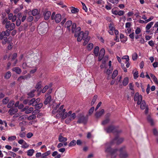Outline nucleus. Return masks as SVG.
<instances>
[{
	"mask_svg": "<svg viewBox=\"0 0 158 158\" xmlns=\"http://www.w3.org/2000/svg\"><path fill=\"white\" fill-rule=\"evenodd\" d=\"M14 102L13 101H10L9 103H8L7 105V107L10 108L11 107L13 106L14 105Z\"/></svg>",
	"mask_w": 158,
	"mask_h": 158,
	"instance_id": "37998d69",
	"label": "nucleus"
},
{
	"mask_svg": "<svg viewBox=\"0 0 158 158\" xmlns=\"http://www.w3.org/2000/svg\"><path fill=\"white\" fill-rule=\"evenodd\" d=\"M71 8V11L72 13L75 14L79 11V10L77 8H75L73 7H72Z\"/></svg>",
	"mask_w": 158,
	"mask_h": 158,
	"instance_id": "c756f323",
	"label": "nucleus"
},
{
	"mask_svg": "<svg viewBox=\"0 0 158 158\" xmlns=\"http://www.w3.org/2000/svg\"><path fill=\"white\" fill-rule=\"evenodd\" d=\"M29 146V145L25 141L23 143V145L21 147L23 148H28Z\"/></svg>",
	"mask_w": 158,
	"mask_h": 158,
	"instance_id": "603ef678",
	"label": "nucleus"
},
{
	"mask_svg": "<svg viewBox=\"0 0 158 158\" xmlns=\"http://www.w3.org/2000/svg\"><path fill=\"white\" fill-rule=\"evenodd\" d=\"M125 147H123L120 149V156L122 158H126L128 157V154L125 150Z\"/></svg>",
	"mask_w": 158,
	"mask_h": 158,
	"instance_id": "6e6552de",
	"label": "nucleus"
},
{
	"mask_svg": "<svg viewBox=\"0 0 158 158\" xmlns=\"http://www.w3.org/2000/svg\"><path fill=\"white\" fill-rule=\"evenodd\" d=\"M21 10V9L19 8H16L14 11V12L15 14H17Z\"/></svg>",
	"mask_w": 158,
	"mask_h": 158,
	"instance_id": "e2e57ef3",
	"label": "nucleus"
},
{
	"mask_svg": "<svg viewBox=\"0 0 158 158\" xmlns=\"http://www.w3.org/2000/svg\"><path fill=\"white\" fill-rule=\"evenodd\" d=\"M58 140L60 142H65L67 140V139L66 137H64L60 134L59 136Z\"/></svg>",
	"mask_w": 158,
	"mask_h": 158,
	"instance_id": "f3484780",
	"label": "nucleus"
},
{
	"mask_svg": "<svg viewBox=\"0 0 158 158\" xmlns=\"http://www.w3.org/2000/svg\"><path fill=\"white\" fill-rule=\"evenodd\" d=\"M64 106L63 105H61L58 109L57 111L59 113H60L61 115H62V117L65 113H67L66 112H65V109H63Z\"/></svg>",
	"mask_w": 158,
	"mask_h": 158,
	"instance_id": "f8f14e48",
	"label": "nucleus"
},
{
	"mask_svg": "<svg viewBox=\"0 0 158 158\" xmlns=\"http://www.w3.org/2000/svg\"><path fill=\"white\" fill-rule=\"evenodd\" d=\"M154 22H151L148 23L146 25L145 27L146 31L145 32L147 33H149L150 32L152 31L154 29H152L150 30L149 29L152 27V26L153 25Z\"/></svg>",
	"mask_w": 158,
	"mask_h": 158,
	"instance_id": "1a4fd4ad",
	"label": "nucleus"
},
{
	"mask_svg": "<svg viewBox=\"0 0 158 158\" xmlns=\"http://www.w3.org/2000/svg\"><path fill=\"white\" fill-rule=\"evenodd\" d=\"M142 100V96L139 94L138 92L136 93L134 97V101L137 102V104L138 105H140V102L143 101Z\"/></svg>",
	"mask_w": 158,
	"mask_h": 158,
	"instance_id": "0eeeda50",
	"label": "nucleus"
},
{
	"mask_svg": "<svg viewBox=\"0 0 158 158\" xmlns=\"http://www.w3.org/2000/svg\"><path fill=\"white\" fill-rule=\"evenodd\" d=\"M97 97H98V96L97 95H95L93 99H92V100L91 102V106H93L95 102H96V100L97 98Z\"/></svg>",
	"mask_w": 158,
	"mask_h": 158,
	"instance_id": "c9c22d12",
	"label": "nucleus"
},
{
	"mask_svg": "<svg viewBox=\"0 0 158 158\" xmlns=\"http://www.w3.org/2000/svg\"><path fill=\"white\" fill-rule=\"evenodd\" d=\"M2 34L4 35V36H8L10 33V30L9 29L6 30V31H2Z\"/></svg>",
	"mask_w": 158,
	"mask_h": 158,
	"instance_id": "b1692460",
	"label": "nucleus"
},
{
	"mask_svg": "<svg viewBox=\"0 0 158 158\" xmlns=\"http://www.w3.org/2000/svg\"><path fill=\"white\" fill-rule=\"evenodd\" d=\"M76 141L75 140H73L71 141L69 145V147L74 146L76 145Z\"/></svg>",
	"mask_w": 158,
	"mask_h": 158,
	"instance_id": "f704fd0d",
	"label": "nucleus"
},
{
	"mask_svg": "<svg viewBox=\"0 0 158 158\" xmlns=\"http://www.w3.org/2000/svg\"><path fill=\"white\" fill-rule=\"evenodd\" d=\"M34 150L33 149H30L27 152V154L28 156H32L34 153Z\"/></svg>",
	"mask_w": 158,
	"mask_h": 158,
	"instance_id": "cd10ccee",
	"label": "nucleus"
},
{
	"mask_svg": "<svg viewBox=\"0 0 158 158\" xmlns=\"http://www.w3.org/2000/svg\"><path fill=\"white\" fill-rule=\"evenodd\" d=\"M16 139V137L15 136H10L8 138V141H12L15 140Z\"/></svg>",
	"mask_w": 158,
	"mask_h": 158,
	"instance_id": "7c9ffc66",
	"label": "nucleus"
},
{
	"mask_svg": "<svg viewBox=\"0 0 158 158\" xmlns=\"http://www.w3.org/2000/svg\"><path fill=\"white\" fill-rule=\"evenodd\" d=\"M129 82V78L127 77L124 78L123 80L122 83L123 85L124 86L127 85Z\"/></svg>",
	"mask_w": 158,
	"mask_h": 158,
	"instance_id": "aec40b11",
	"label": "nucleus"
},
{
	"mask_svg": "<svg viewBox=\"0 0 158 158\" xmlns=\"http://www.w3.org/2000/svg\"><path fill=\"white\" fill-rule=\"evenodd\" d=\"M108 5L106 6L105 8L107 10H110L111 9V4L107 2Z\"/></svg>",
	"mask_w": 158,
	"mask_h": 158,
	"instance_id": "a18cd8bd",
	"label": "nucleus"
},
{
	"mask_svg": "<svg viewBox=\"0 0 158 158\" xmlns=\"http://www.w3.org/2000/svg\"><path fill=\"white\" fill-rule=\"evenodd\" d=\"M17 111L18 110L17 108L12 107L8 111V112L9 113L10 115H12L16 113Z\"/></svg>",
	"mask_w": 158,
	"mask_h": 158,
	"instance_id": "2eb2a0df",
	"label": "nucleus"
},
{
	"mask_svg": "<svg viewBox=\"0 0 158 158\" xmlns=\"http://www.w3.org/2000/svg\"><path fill=\"white\" fill-rule=\"evenodd\" d=\"M30 77V75L29 74L25 75L23 76H21L18 78V80L20 81H21L22 80H24L25 79H27L28 77Z\"/></svg>",
	"mask_w": 158,
	"mask_h": 158,
	"instance_id": "6ab92c4d",
	"label": "nucleus"
},
{
	"mask_svg": "<svg viewBox=\"0 0 158 158\" xmlns=\"http://www.w3.org/2000/svg\"><path fill=\"white\" fill-rule=\"evenodd\" d=\"M27 117V115H24L20 116L19 118V120L20 121L24 120Z\"/></svg>",
	"mask_w": 158,
	"mask_h": 158,
	"instance_id": "a19ab883",
	"label": "nucleus"
},
{
	"mask_svg": "<svg viewBox=\"0 0 158 158\" xmlns=\"http://www.w3.org/2000/svg\"><path fill=\"white\" fill-rule=\"evenodd\" d=\"M32 15L34 16H35L38 13V10L37 9H35L31 11Z\"/></svg>",
	"mask_w": 158,
	"mask_h": 158,
	"instance_id": "e433bc0d",
	"label": "nucleus"
},
{
	"mask_svg": "<svg viewBox=\"0 0 158 158\" xmlns=\"http://www.w3.org/2000/svg\"><path fill=\"white\" fill-rule=\"evenodd\" d=\"M43 105V103H40L39 104H38L35 106V108L36 109H40L42 107Z\"/></svg>",
	"mask_w": 158,
	"mask_h": 158,
	"instance_id": "58836bf2",
	"label": "nucleus"
},
{
	"mask_svg": "<svg viewBox=\"0 0 158 158\" xmlns=\"http://www.w3.org/2000/svg\"><path fill=\"white\" fill-rule=\"evenodd\" d=\"M51 15V12L49 11H48L46 12L44 16V18L45 20H48Z\"/></svg>",
	"mask_w": 158,
	"mask_h": 158,
	"instance_id": "412c9836",
	"label": "nucleus"
},
{
	"mask_svg": "<svg viewBox=\"0 0 158 158\" xmlns=\"http://www.w3.org/2000/svg\"><path fill=\"white\" fill-rule=\"evenodd\" d=\"M9 99L8 98H5L4 99L2 100L3 103L6 104L8 102Z\"/></svg>",
	"mask_w": 158,
	"mask_h": 158,
	"instance_id": "13d9d810",
	"label": "nucleus"
},
{
	"mask_svg": "<svg viewBox=\"0 0 158 158\" xmlns=\"http://www.w3.org/2000/svg\"><path fill=\"white\" fill-rule=\"evenodd\" d=\"M13 71L15 72L18 74H20L21 73L22 71L21 69L19 67H15L12 69Z\"/></svg>",
	"mask_w": 158,
	"mask_h": 158,
	"instance_id": "a211bd4d",
	"label": "nucleus"
},
{
	"mask_svg": "<svg viewBox=\"0 0 158 158\" xmlns=\"http://www.w3.org/2000/svg\"><path fill=\"white\" fill-rule=\"evenodd\" d=\"M11 73L10 71H8L6 73L5 76L4 78L6 79H9L11 76Z\"/></svg>",
	"mask_w": 158,
	"mask_h": 158,
	"instance_id": "c85d7f7f",
	"label": "nucleus"
},
{
	"mask_svg": "<svg viewBox=\"0 0 158 158\" xmlns=\"http://www.w3.org/2000/svg\"><path fill=\"white\" fill-rule=\"evenodd\" d=\"M33 19V17L32 16H29L27 19V20L29 22L32 21Z\"/></svg>",
	"mask_w": 158,
	"mask_h": 158,
	"instance_id": "69168bd1",
	"label": "nucleus"
},
{
	"mask_svg": "<svg viewBox=\"0 0 158 158\" xmlns=\"http://www.w3.org/2000/svg\"><path fill=\"white\" fill-rule=\"evenodd\" d=\"M10 21H8V22H7V23H6L5 28L6 29H8L9 27H10Z\"/></svg>",
	"mask_w": 158,
	"mask_h": 158,
	"instance_id": "5fc2aeb1",
	"label": "nucleus"
},
{
	"mask_svg": "<svg viewBox=\"0 0 158 158\" xmlns=\"http://www.w3.org/2000/svg\"><path fill=\"white\" fill-rule=\"evenodd\" d=\"M122 78V77L121 76H118L117 77L116 81V84L118 85V82H119L120 81V80Z\"/></svg>",
	"mask_w": 158,
	"mask_h": 158,
	"instance_id": "680f3d73",
	"label": "nucleus"
},
{
	"mask_svg": "<svg viewBox=\"0 0 158 158\" xmlns=\"http://www.w3.org/2000/svg\"><path fill=\"white\" fill-rule=\"evenodd\" d=\"M124 13V11L123 10H120L118 12H117L115 14L116 15H118L119 16L123 15Z\"/></svg>",
	"mask_w": 158,
	"mask_h": 158,
	"instance_id": "de8ad7c7",
	"label": "nucleus"
},
{
	"mask_svg": "<svg viewBox=\"0 0 158 158\" xmlns=\"http://www.w3.org/2000/svg\"><path fill=\"white\" fill-rule=\"evenodd\" d=\"M21 20L20 19H19L16 20V25L17 26H19L21 24Z\"/></svg>",
	"mask_w": 158,
	"mask_h": 158,
	"instance_id": "0e129e2a",
	"label": "nucleus"
},
{
	"mask_svg": "<svg viewBox=\"0 0 158 158\" xmlns=\"http://www.w3.org/2000/svg\"><path fill=\"white\" fill-rule=\"evenodd\" d=\"M140 104V108L142 109H144L147 107L146 103L144 101H142Z\"/></svg>",
	"mask_w": 158,
	"mask_h": 158,
	"instance_id": "4be33fe9",
	"label": "nucleus"
},
{
	"mask_svg": "<svg viewBox=\"0 0 158 158\" xmlns=\"http://www.w3.org/2000/svg\"><path fill=\"white\" fill-rule=\"evenodd\" d=\"M132 59L133 60H136L138 57V55L136 52L133 53L132 54Z\"/></svg>",
	"mask_w": 158,
	"mask_h": 158,
	"instance_id": "4c0bfd02",
	"label": "nucleus"
},
{
	"mask_svg": "<svg viewBox=\"0 0 158 158\" xmlns=\"http://www.w3.org/2000/svg\"><path fill=\"white\" fill-rule=\"evenodd\" d=\"M32 114V115L28 117L27 119L28 120H31L36 118V116L35 115V114Z\"/></svg>",
	"mask_w": 158,
	"mask_h": 158,
	"instance_id": "473e14b6",
	"label": "nucleus"
},
{
	"mask_svg": "<svg viewBox=\"0 0 158 158\" xmlns=\"http://www.w3.org/2000/svg\"><path fill=\"white\" fill-rule=\"evenodd\" d=\"M99 51V48L98 46H96L94 48V53L95 56H98V52Z\"/></svg>",
	"mask_w": 158,
	"mask_h": 158,
	"instance_id": "bb28decb",
	"label": "nucleus"
},
{
	"mask_svg": "<svg viewBox=\"0 0 158 158\" xmlns=\"http://www.w3.org/2000/svg\"><path fill=\"white\" fill-rule=\"evenodd\" d=\"M94 110V107H92L89 110V115H91L93 113Z\"/></svg>",
	"mask_w": 158,
	"mask_h": 158,
	"instance_id": "09e8293b",
	"label": "nucleus"
},
{
	"mask_svg": "<svg viewBox=\"0 0 158 158\" xmlns=\"http://www.w3.org/2000/svg\"><path fill=\"white\" fill-rule=\"evenodd\" d=\"M50 151H48L44 153H43L41 157L42 158H48L47 156L50 154Z\"/></svg>",
	"mask_w": 158,
	"mask_h": 158,
	"instance_id": "5701e85b",
	"label": "nucleus"
},
{
	"mask_svg": "<svg viewBox=\"0 0 158 158\" xmlns=\"http://www.w3.org/2000/svg\"><path fill=\"white\" fill-rule=\"evenodd\" d=\"M41 84V82L40 81L38 82L35 85V88L36 89L39 88L40 87Z\"/></svg>",
	"mask_w": 158,
	"mask_h": 158,
	"instance_id": "774afa93",
	"label": "nucleus"
},
{
	"mask_svg": "<svg viewBox=\"0 0 158 158\" xmlns=\"http://www.w3.org/2000/svg\"><path fill=\"white\" fill-rule=\"evenodd\" d=\"M55 13L53 12L51 15V18L52 19H54L56 23H59L61 19V16L60 14H57L55 15Z\"/></svg>",
	"mask_w": 158,
	"mask_h": 158,
	"instance_id": "423d86ee",
	"label": "nucleus"
},
{
	"mask_svg": "<svg viewBox=\"0 0 158 158\" xmlns=\"http://www.w3.org/2000/svg\"><path fill=\"white\" fill-rule=\"evenodd\" d=\"M15 23H11L10 27V31H12L15 28Z\"/></svg>",
	"mask_w": 158,
	"mask_h": 158,
	"instance_id": "49530a36",
	"label": "nucleus"
},
{
	"mask_svg": "<svg viewBox=\"0 0 158 158\" xmlns=\"http://www.w3.org/2000/svg\"><path fill=\"white\" fill-rule=\"evenodd\" d=\"M67 117L68 118L65 120V122L66 123L69 124L76 118V114L74 113L72 114V111H69L68 113H65L63 115L62 119H64Z\"/></svg>",
	"mask_w": 158,
	"mask_h": 158,
	"instance_id": "7ed1b4c3",
	"label": "nucleus"
},
{
	"mask_svg": "<svg viewBox=\"0 0 158 158\" xmlns=\"http://www.w3.org/2000/svg\"><path fill=\"white\" fill-rule=\"evenodd\" d=\"M49 87L48 85H46L43 89L42 90V92L43 93H45L47 90L48 89Z\"/></svg>",
	"mask_w": 158,
	"mask_h": 158,
	"instance_id": "864d4df0",
	"label": "nucleus"
},
{
	"mask_svg": "<svg viewBox=\"0 0 158 158\" xmlns=\"http://www.w3.org/2000/svg\"><path fill=\"white\" fill-rule=\"evenodd\" d=\"M141 32V30L140 29L137 27L135 30V33L136 34H139Z\"/></svg>",
	"mask_w": 158,
	"mask_h": 158,
	"instance_id": "6e6d98bb",
	"label": "nucleus"
},
{
	"mask_svg": "<svg viewBox=\"0 0 158 158\" xmlns=\"http://www.w3.org/2000/svg\"><path fill=\"white\" fill-rule=\"evenodd\" d=\"M115 129V127L113 126H110L104 128L105 130L107 133L113 132Z\"/></svg>",
	"mask_w": 158,
	"mask_h": 158,
	"instance_id": "9b49d317",
	"label": "nucleus"
},
{
	"mask_svg": "<svg viewBox=\"0 0 158 158\" xmlns=\"http://www.w3.org/2000/svg\"><path fill=\"white\" fill-rule=\"evenodd\" d=\"M109 119H107L103 121L102 123V124L103 125H106L109 122Z\"/></svg>",
	"mask_w": 158,
	"mask_h": 158,
	"instance_id": "4d7b16f0",
	"label": "nucleus"
},
{
	"mask_svg": "<svg viewBox=\"0 0 158 158\" xmlns=\"http://www.w3.org/2000/svg\"><path fill=\"white\" fill-rule=\"evenodd\" d=\"M118 71L117 70L114 71L112 75V78H114L118 75Z\"/></svg>",
	"mask_w": 158,
	"mask_h": 158,
	"instance_id": "ea45409f",
	"label": "nucleus"
},
{
	"mask_svg": "<svg viewBox=\"0 0 158 158\" xmlns=\"http://www.w3.org/2000/svg\"><path fill=\"white\" fill-rule=\"evenodd\" d=\"M45 97L46 99L44 102V104L45 105H47L50 102L51 99V96L50 95H46Z\"/></svg>",
	"mask_w": 158,
	"mask_h": 158,
	"instance_id": "4468645a",
	"label": "nucleus"
},
{
	"mask_svg": "<svg viewBox=\"0 0 158 158\" xmlns=\"http://www.w3.org/2000/svg\"><path fill=\"white\" fill-rule=\"evenodd\" d=\"M21 115H22V113H20V112L18 113L15 114L13 116V118H17L18 117H19Z\"/></svg>",
	"mask_w": 158,
	"mask_h": 158,
	"instance_id": "338daca9",
	"label": "nucleus"
},
{
	"mask_svg": "<svg viewBox=\"0 0 158 158\" xmlns=\"http://www.w3.org/2000/svg\"><path fill=\"white\" fill-rule=\"evenodd\" d=\"M93 44L92 43H90L87 46V48L89 50H91L93 47Z\"/></svg>",
	"mask_w": 158,
	"mask_h": 158,
	"instance_id": "c03bdc74",
	"label": "nucleus"
},
{
	"mask_svg": "<svg viewBox=\"0 0 158 158\" xmlns=\"http://www.w3.org/2000/svg\"><path fill=\"white\" fill-rule=\"evenodd\" d=\"M41 25L42 24H41L40 25V26H39V31L41 32V33L43 34L44 33L46 32V30L45 29H43L41 27Z\"/></svg>",
	"mask_w": 158,
	"mask_h": 158,
	"instance_id": "72a5a7b5",
	"label": "nucleus"
},
{
	"mask_svg": "<svg viewBox=\"0 0 158 158\" xmlns=\"http://www.w3.org/2000/svg\"><path fill=\"white\" fill-rule=\"evenodd\" d=\"M104 110L102 109L100 111L97 112L95 114V116L97 118L101 116L104 113Z\"/></svg>",
	"mask_w": 158,
	"mask_h": 158,
	"instance_id": "dca6fc26",
	"label": "nucleus"
},
{
	"mask_svg": "<svg viewBox=\"0 0 158 158\" xmlns=\"http://www.w3.org/2000/svg\"><path fill=\"white\" fill-rule=\"evenodd\" d=\"M35 98H33L31 100L29 101L28 105L29 106L32 105L33 106H35L36 105L35 103Z\"/></svg>",
	"mask_w": 158,
	"mask_h": 158,
	"instance_id": "393cba45",
	"label": "nucleus"
},
{
	"mask_svg": "<svg viewBox=\"0 0 158 158\" xmlns=\"http://www.w3.org/2000/svg\"><path fill=\"white\" fill-rule=\"evenodd\" d=\"M72 26L71 31L73 33L75 32L76 30V24L75 23L72 24V22L71 21L69 20L67 21L65 23V27L67 28L68 30L70 31V26Z\"/></svg>",
	"mask_w": 158,
	"mask_h": 158,
	"instance_id": "20e7f679",
	"label": "nucleus"
},
{
	"mask_svg": "<svg viewBox=\"0 0 158 158\" xmlns=\"http://www.w3.org/2000/svg\"><path fill=\"white\" fill-rule=\"evenodd\" d=\"M81 28L80 27H77L74 36L75 37H77V40L80 42L82 40H87L89 38L90 39V37L88 36L89 32L88 31H85L84 33L82 31H80Z\"/></svg>",
	"mask_w": 158,
	"mask_h": 158,
	"instance_id": "f03ea898",
	"label": "nucleus"
},
{
	"mask_svg": "<svg viewBox=\"0 0 158 158\" xmlns=\"http://www.w3.org/2000/svg\"><path fill=\"white\" fill-rule=\"evenodd\" d=\"M153 132L154 135H158V131L156 128H154L153 129Z\"/></svg>",
	"mask_w": 158,
	"mask_h": 158,
	"instance_id": "052dcab7",
	"label": "nucleus"
},
{
	"mask_svg": "<svg viewBox=\"0 0 158 158\" xmlns=\"http://www.w3.org/2000/svg\"><path fill=\"white\" fill-rule=\"evenodd\" d=\"M33 110H34V109L33 107H31L29 108H28V109L27 110H26L24 111L25 112V113L26 114H28L30 113H31V112H32Z\"/></svg>",
	"mask_w": 158,
	"mask_h": 158,
	"instance_id": "2f4dec72",
	"label": "nucleus"
},
{
	"mask_svg": "<svg viewBox=\"0 0 158 158\" xmlns=\"http://www.w3.org/2000/svg\"><path fill=\"white\" fill-rule=\"evenodd\" d=\"M35 91V90H34L31 91L30 93H28V95L31 97H33L34 96V93Z\"/></svg>",
	"mask_w": 158,
	"mask_h": 158,
	"instance_id": "8fccbe9b",
	"label": "nucleus"
},
{
	"mask_svg": "<svg viewBox=\"0 0 158 158\" xmlns=\"http://www.w3.org/2000/svg\"><path fill=\"white\" fill-rule=\"evenodd\" d=\"M124 139L123 138H119L116 137L110 143H107L106 144V152L109 153L110 155L111 158H115L117 156V149H113L110 148V146L113 145L114 143L118 144L121 143L123 141Z\"/></svg>",
	"mask_w": 158,
	"mask_h": 158,
	"instance_id": "f257e3e1",
	"label": "nucleus"
},
{
	"mask_svg": "<svg viewBox=\"0 0 158 158\" xmlns=\"http://www.w3.org/2000/svg\"><path fill=\"white\" fill-rule=\"evenodd\" d=\"M77 123H79L86 124L88 120V118L85 117L83 114H79Z\"/></svg>",
	"mask_w": 158,
	"mask_h": 158,
	"instance_id": "39448f33",
	"label": "nucleus"
},
{
	"mask_svg": "<svg viewBox=\"0 0 158 158\" xmlns=\"http://www.w3.org/2000/svg\"><path fill=\"white\" fill-rule=\"evenodd\" d=\"M109 27L110 31H114L115 30L114 25L112 23L110 24Z\"/></svg>",
	"mask_w": 158,
	"mask_h": 158,
	"instance_id": "79ce46f5",
	"label": "nucleus"
},
{
	"mask_svg": "<svg viewBox=\"0 0 158 158\" xmlns=\"http://www.w3.org/2000/svg\"><path fill=\"white\" fill-rule=\"evenodd\" d=\"M17 57V54L16 53H14L12 55L11 61L13 62V61L15 60V61L13 63V66H15L18 60L17 59H16Z\"/></svg>",
	"mask_w": 158,
	"mask_h": 158,
	"instance_id": "ddd939ff",
	"label": "nucleus"
},
{
	"mask_svg": "<svg viewBox=\"0 0 158 158\" xmlns=\"http://www.w3.org/2000/svg\"><path fill=\"white\" fill-rule=\"evenodd\" d=\"M122 59L126 60V62H128L129 60V57L128 56H124L123 57Z\"/></svg>",
	"mask_w": 158,
	"mask_h": 158,
	"instance_id": "bf43d9fd",
	"label": "nucleus"
},
{
	"mask_svg": "<svg viewBox=\"0 0 158 158\" xmlns=\"http://www.w3.org/2000/svg\"><path fill=\"white\" fill-rule=\"evenodd\" d=\"M105 54V50L104 48H102L101 49L98 57V60L100 61L103 58Z\"/></svg>",
	"mask_w": 158,
	"mask_h": 158,
	"instance_id": "9d476101",
	"label": "nucleus"
},
{
	"mask_svg": "<svg viewBox=\"0 0 158 158\" xmlns=\"http://www.w3.org/2000/svg\"><path fill=\"white\" fill-rule=\"evenodd\" d=\"M2 39L3 40L2 42V44H5L6 43L7 41V38L6 37H3Z\"/></svg>",
	"mask_w": 158,
	"mask_h": 158,
	"instance_id": "3c124183",
	"label": "nucleus"
},
{
	"mask_svg": "<svg viewBox=\"0 0 158 158\" xmlns=\"http://www.w3.org/2000/svg\"><path fill=\"white\" fill-rule=\"evenodd\" d=\"M148 121L150 123L151 125H153L154 124V123L150 115H148L147 118Z\"/></svg>",
	"mask_w": 158,
	"mask_h": 158,
	"instance_id": "a878e982",
	"label": "nucleus"
}]
</instances>
